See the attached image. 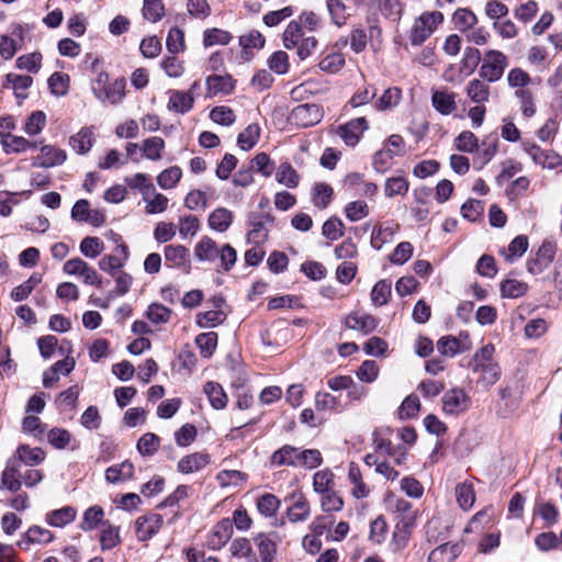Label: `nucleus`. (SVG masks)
Masks as SVG:
<instances>
[{"label":"nucleus","mask_w":562,"mask_h":562,"mask_svg":"<svg viewBox=\"0 0 562 562\" xmlns=\"http://www.w3.org/2000/svg\"><path fill=\"white\" fill-rule=\"evenodd\" d=\"M385 502L387 509L396 520L392 544L395 550H402L407 546L408 539L416 527L418 510L413 508L411 502L393 494H390Z\"/></svg>","instance_id":"f257e3e1"},{"label":"nucleus","mask_w":562,"mask_h":562,"mask_svg":"<svg viewBox=\"0 0 562 562\" xmlns=\"http://www.w3.org/2000/svg\"><path fill=\"white\" fill-rule=\"evenodd\" d=\"M193 251L196 260L214 263L218 273L229 272L237 261V251L233 246L218 245L209 236H203L195 244Z\"/></svg>","instance_id":"f03ea898"},{"label":"nucleus","mask_w":562,"mask_h":562,"mask_svg":"<svg viewBox=\"0 0 562 562\" xmlns=\"http://www.w3.org/2000/svg\"><path fill=\"white\" fill-rule=\"evenodd\" d=\"M494 351V345L487 344L473 356V372L479 373L477 383L485 387L494 385L502 374L498 363L493 360Z\"/></svg>","instance_id":"7ed1b4c3"},{"label":"nucleus","mask_w":562,"mask_h":562,"mask_svg":"<svg viewBox=\"0 0 562 562\" xmlns=\"http://www.w3.org/2000/svg\"><path fill=\"white\" fill-rule=\"evenodd\" d=\"M508 66L509 58L502 50L487 49L479 67V77L487 82H497L503 78Z\"/></svg>","instance_id":"20e7f679"},{"label":"nucleus","mask_w":562,"mask_h":562,"mask_svg":"<svg viewBox=\"0 0 562 562\" xmlns=\"http://www.w3.org/2000/svg\"><path fill=\"white\" fill-rule=\"evenodd\" d=\"M443 21V15L439 11H427L415 19L409 32L408 40L412 45H422L437 30Z\"/></svg>","instance_id":"39448f33"},{"label":"nucleus","mask_w":562,"mask_h":562,"mask_svg":"<svg viewBox=\"0 0 562 562\" xmlns=\"http://www.w3.org/2000/svg\"><path fill=\"white\" fill-rule=\"evenodd\" d=\"M324 116V110L315 103L299 104L292 109L288 116L291 125L300 128H306L318 124Z\"/></svg>","instance_id":"423d86ee"},{"label":"nucleus","mask_w":562,"mask_h":562,"mask_svg":"<svg viewBox=\"0 0 562 562\" xmlns=\"http://www.w3.org/2000/svg\"><path fill=\"white\" fill-rule=\"evenodd\" d=\"M64 273L68 276H75L82 279V282L87 285H102V278L98 271L86 262L80 257H75L67 260L63 266Z\"/></svg>","instance_id":"0eeeda50"},{"label":"nucleus","mask_w":562,"mask_h":562,"mask_svg":"<svg viewBox=\"0 0 562 562\" xmlns=\"http://www.w3.org/2000/svg\"><path fill=\"white\" fill-rule=\"evenodd\" d=\"M442 411L447 415L458 416L465 413L471 406V397L460 387L447 391L442 398Z\"/></svg>","instance_id":"6e6552de"},{"label":"nucleus","mask_w":562,"mask_h":562,"mask_svg":"<svg viewBox=\"0 0 562 562\" xmlns=\"http://www.w3.org/2000/svg\"><path fill=\"white\" fill-rule=\"evenodd\" d=\"M437 350L446 357H454L472 349V341L467 331H460L458 336H443L437 341Z\"/></svg>","instance_id":"1a4fd4ad"},{"label":"nucleus","mask_w":562,"mask_h":562,"mask_svg":"<svg viewBox=\"0 0 562 562\" xmlns=\"http://www.w3.org/2000/svg\"><path fill=\"white\" fill-rule=\"evenodd\" d=\"M522 150L530 156L536 165L547 169H555L561 166V158L552 150L542 149L539 145L531 142L521 143Z\"/></svg>","instance_id":"9d476101"},{"label":"nucleus","mask_w":562,"mask_h":562,"mask_svg":"<svg viewBox=\"0 0 562 562\" xmlns=\"http://www.w3.org/2000/svg\"><path fill=\"white\" fill-rule=\"evenodd\" d=\"M164 518L160 514L148 513L139 516L135 521L136 537L140 541L151 539L162 527Z\"/></svg>","instance_id":"9b49d317"},{"label":"nucleus","mask_w":562,"mask_h":562,"mask_svg":"<svg viewBox=\"0 0 562 562\" xmlns=\"http://www.w3.org/2000/svg\"><path fill=\"white\" fill-rule=\"evenodd\" d=\"M130 258L128 247L124 243H120L113 254L104 255L98 262L100 270L109 276L124 268Z\"/></svg>","instance_id":"f8f14e48"},{"label":"nucleus","mask_w":562,"mask_h":562,"mask_svg":"<svg viewBox=\"0 0 562 562\" xmlns=\"http://www.w3.org/2000/svg\"><path fill=\"white\" fill-rule=\"evenodd\" d=\"M368 128L369 123L366 117H357L348 121L344 125L338 126L336 133L346 145L356 146Z\"/></svg>","instance_id":"ddd939ff"},{"label":"nucleus","mask_w":562,"mask_h":562,"mask_svg":"<svg viewBox=\"0 0 562 562\" xmlns=\"http://www.w3.org/2000/svg\"><path fill=\"white\" fill-rule=\"evenodd\" d=\"M431 189L428 187L416 188L413 191L414 204L411 214L416 222H425L430 214Z\"/></svg>","instance_id":"4468645a"},{"label":"nucleus","mask_w":562,"mask_h":562,"mask_svg":"<svg viewBox=\"0 0 562 562\" xmlns=\"http://www.w3.org/2000/svg\"><path fill=\"white\" fill-rule=\"evenodd\" d=\"M24 45V31L21 25L12 29L11 35H0V55L5 59H11L15 53Z\"/></svg>","instance_id":"2eb2a0df"},{"label":"nucleus","mask_w":562,"mask_h":562,"mask_svg":"<svg viewBox=\"0 0 562 562\" xmlns=\"http://www.w3.org/2000/svg\"><path fill=\"white\" fill-rule=\"evenodd\" d=\"M398 231L400 224L393 221L376 224L371 233V246L376 250H381L385 244H390L393 240Z\"/></svg>","instance_id":"dca6fc26"},{"label":"nucleus","mask_w":562,"mask_h":562,"mask_svg":"<svg viewBox=\"0 0 562 562\" xmlns=\"http://www.w3.org/2000/svg\"><path fill=\"white\" fill-rule=\"evenodd\" d=\"M456 99L457 93L447 88L432 90L431 92V105L441 115H450L458 109Z\"/></svg>","instance_id":"f3484780"},{"label":"nucleus","mask_w":562,"mask_h":562,"mask_svg":"<svg viewBox=\"0 0 562 562\" xmlns=\"http://www.w3.org/2000/svg\"><path fill=\"white\" fill-rule=\"evenodd\" d=\"M211 463V456L204 451L183 456L177 463V470L182 474H192L203 470Z\"/></svg>","instance_id":"a211bd4d"},{"label":"nucleus","mask_w":562,"mask_h":562,"mask_svg":"<svg viewBox=\"0 0 562 562\" xmlns=\"http://www.w3.org/2000/svg\"><path fill=\"white\" fill-rule=\"evenodd\" d=\"M67 155L65 150L53 145H43L33 165L42 168H52L64 164Z\"/></svg>","instance_id":"6ab92c4d"},{"label":"nucleus","mask_w":562,"mask_h":562,"mask_svg":"<svg viewBox=\"0 0 562 562\" xmlns=\"http://www.w3.org/2000/svg\"><path fill=\"white\" fill-rule=\"evenodd\" d=\"M55 540V535L49 529L38 525L31 526L19 546L25 550H30L31 544L46 546Z\"/></svg>","instance_id":"aec40b11"},{"label":"nucleus","mask_w":562,"mask_h":562,"mask_svg":"<svg viewBox=\"0 0 562 562\" xmlns=\"http://www.w3.org/2000/svg\"><path fill=\"white\" fill-rule=\"evenodd\" d=\"M346 326L367 335L376 328L378 319L371 314L353 311L346 317Z\"/></svg>","instance_id":"412c9836"},{"label":"nucleus","mask_w":562,"mask_h":562,"mask_svg":"<svg viewBox=\"0 0 562 562\" xmlns=\"http://www.w3.org/2000/svg\"><path fill=\"white\" fill-rule=\"evenodd\" d=\"M233 535V522L229 519H223L217 522L212 529L209 538L207 546L213 550H218L224 547Z\"/></svg>","instance_id":"4be33fe9"},{"label":"nucleus","mask_w":562,"mask_h":562,"mask_svg":"<svg viewBox=\"0 0 562 562\" xmlns=\"http://www.w3.org/2000/svg\"><path fill=\"white\" fill-rule=\"evenodd\" d=\"M33 85V78L27 75L10 72L5 76L3 88L12 89L14 95L20 100L27 98V90Z\"/></svg>","instance_id":"5701e85b"},{"label":"nucleus","mask_w":562,"mask_h":562,"mask_svg":"<svg viewBox=\"0 0 562 562\" xmlns=\"http://www.w3.org/2000/svg\"><path fill=\"white\" fill-rule=\"evenodd\" d=\"M236 81L231 75H211L206 78V88L210 94L228 95L235 90Z\"/></svg>","instance_id":"b1692460"},{"label":"nucleus","mask_w":562,"mask_h":562,"mask_svg":"<svg viewBox=\"0 0 562 562\" xmlns=\"http://www.w3.org/2000/svg\"><path fill=\"white\" fill-rule=\"evenodd\" d=\"M299 451V447L284 445L271 454L270 464L272 467L297 468Z\"/></svg>","instance_id":"393cba45"},{"label":"nucleus","mask_w":562,"mask_h":562,"mask_svg":"<svg viewBox=\"0 0 562 562\" xmlns=\"http://www.w3.org/2000/svg\"><path fill=\"white\" fill-rule=\"evenodd\" d=\"M490 82L484 81L483 79L473 78L465 86V94L467 97L476 104H484L490 100L491 95V87Z\"/></svg>","instance_id":"a878e982"},{"label":"nucleus","mask_w":562,"mask_h":562,"mask_svg":"<svg viewBox=\"0 0 562 562\" xmlns=\"http://www.w3.org/2000/svg\"><path fill=\"white\" fill-rule=\"evenodd\" d=\"M348 482L352 485L351 495L357 498H366L370 494L369 485L363 481L361 470L356 462L348 465Z\"/></svg>","instance_id":"bb28decb"},{"label":"nucleus","mask_w":562,"mask_h":562,"mask_svg":"<svg viewBox=\"0 0 562 562\" xmlns=\"http://www.w3.org/2000/svg\"><path fill=\"white\" fill-rule=\"evenodd\" d=\"M374 449L382 459L393 458L396 464H402L406 458L405 448L394 446L391 440L384 438H375L373 441Z\"/></svg>","instance_id":"cd10ccee"},{"label":"nucleus","mask_w":562,"mask_h":562,"mask_svg":"<svg viewBox=\"0 0 562 562\" xmlns=\"http://www.w3.org/2000/svg\"><path fill=\"white\" fill-rule=\"evenodd\" d=\"M168 94L169 99L167 108L169 111L184 114L193 108L194 97L191 94V92L170 90Z\"/></svg>","instance_id":"c85d7f7f"},{"label":"nucleus","mask_w":562,"mask_h":562,"mask_svg":"<svg viewBox=\"0 0 562 562\" xmlns=\"http://www.w3.org/2000/svg\"><path fill=\"white\" fill-rule=\"evenodd\" d=\"M77 517V509L72 506H64L58 509L50 510L45 515L47 525L56 528H64L74 522Z\"/></svg>","instance_id":"c756f323"},{"label":"nucleus","mask_w":562,"mask_h":562,"mask_svg":"<svg viewBox=\"0 0 562 562\" xmlns=\"http://www.w3.org/2000/svg\"><path fill=\"white\" fill-rule=\"evenodd\" d=\"M345 187L356 190L359 195L373 196L378 192V186L373 182L366 181L363 176L353 172L346 176L344 180Z\"/></svg>","instance_id":"7c9ffc66"},{"label":"nucleus","mask_w":562,"mask_h":562,"mask_svg":"<svg viewBox=\"0 0 562 562\" xmlns=\"http://www.w3.org/2000/svg\"><path fill=\"white\" fill-rule=\"evenodd\" d=\"M334 200V189L325 182H316L311 190V202L318 210H325Z\"/></svg>","instance_id":"2f4dec72"},{"label":"nucleus","mask_w":562,"mask_h":562,"mask_svg":"<svg viewBox=\"0 0 562 562\" xmlns=\"http://www.w3.org/2000/svg\"><path fill=\"white\" fill-rule=\"evenodd\" d=\"M462 547L459 543L445 542L428 555V562H453L461 553Z\"/></svg>","instance_id":"473e14b6"},{"label":"nucleus","mask_w":562,"mask_h":562,"mask_svg":"<svg viewBox=\"0 0 562 562\" xmlns=\"http://www.w3.org/2000/svg\"><path fill=\"white\" fill-rule=\"evenodd\" d=\"M1 145L7 154H22L38 146L37 142L29 140L23 136L11 135L1 139Z\"/></svg>","instance_id":"72a5a7b5"},{"label":"nucleus","mask_w":562,"mask_h":562,"mask_svg":"<svg viewBox=\"0 0 562 562\" xmlns=\"http://www.w3.org/2000/svg\"><path fill=\"white\" fill-rule=\"evenodd\" d=\"M166 265L170 268L187 266L189 249L182 245H168L164 249Z\"/></svg>","instance_id":"f704fd0d"},{"label":"nucleus","mask_w":562,"mask_h":562,"mask_svg":"<svg viewBox=\"0 0 562 562\" xmlns=\"http://www.w3.org/2000/svg\"><path fill=\"white\" fill-rule=\"evenodd\" d=\"M126 81L124 78H117L102 90L97 97L100 101H109L111 104H117L125 95Z\"/></svg>","instance_id":"c9c22d12"},{"label":"nucleus","mask_w":562,"mask_h":562,"mask_svg":"<svg viewBox=\"0 0 562 562\" xmlns=\"http://www.w3.org/2000/svg\"><path fill=\"white\" fill-rule=\"evenodd\" d=\"M454 493L457 503L462 510L468 512L473 507L476 495L471 481H464L457 484Z\"/></svg>","instance_id":"e433bc0d"},{"label":"nucleus","mask_w":562,"mask_h":562,"mask_svg":"<svg viewBox=\"0 0 562 562\" xmlns=\"http://www.w3.org/2000/svg\"><path fill=\"white\" fill-rule=\"evenodd\" d=\"M134 475V465L128 460L120 464L112 465L105 471V480L109 483H121L131 480Z\"/></svg>","instance_id":"4c0bfd02"},{"label":"nucleus","mask_w":562,"mask_h":562,"mask_svg":"<svg viewBox=\"0 0 562 562\" xmlns=\"http://www.w3.org/2000/svg\"><path fill=\"white\" fill-rule=\"evenodd\" d=\"M166 148L165 140L159 136H151L143 140L140 145V150L143 153V157L151 160L158 161L162 158V153Z\"/></svg>","instance_id":"58836bf2"},{"label":"nucleus","mask_w":562,"mask_h":562,"mask_svg":"<svg viewBox=\"0 0 562 562\" xmlns=\"http://www.w3.org/2000/svg\"><path fill=\"white\" fill-rule=\"evenodd\" d=\"M203 391L214 409H223L226 407L228 397L220 383L213 381L206 382Z\"/></svg>","instance_id":"ea45409f"},{"label":"nucleus","mask_w":562,"mask_h":562,"mask_svg":"<svg viewBox=\"0 0 562 562\" xmlns=\"http://www.w3.org/2000/svg\"><path fill=\"white\" fill-rule=\"evenodd\" d=\"M20 477L18 461H9L1 475L2 488L18 492L22 485Z\"/></svg>","instance_id":"a19ab883"},{"label":"nucleus","mask_w":562,"mask_h":562,"mask_svg":"<svg viewBox=\"0 0 562 562\" xmlns=\"http://www.w3.org/2000/svg\"><path fill=\"white\" fill-rule=\"evenodd\" d=\"M233 212L226 207L215 209L209 216V225L212 229L224 233L233 223Z\"/></svg>","instance_id":"79ce46f5"},{"label":"nucleus","mask_w":562,"mask_h":562,"mask_svg":"<svg viewBox=\"0 0 562 562\" xmlns=\"http://www.w3.org/2000/svg\"><path fill=\"white\" fill-rule=\"evenodd\" d=\"M94 142V133L91 127H82L69 139L70 146L79 154L88 153Z\"/></svg>","instance_id":"37998d69"},{"label":"nucleus","mask_w":562,"mask_h":562,"mask_svg":"<svg viewBox=\"0 0 562 562\" xmlns=\"http://www.w3.org/2000/svg\"><path fill=\"white\" fill-rule=\"evenodd\" d=\"M276 180L286 188L294 189L300 183V175L290 162L284 161L277 168Z\"/></svg>","instance_id":"c03bdc74"},{"label":"nucleus","mask_w":562,"mask_h":562,"mask_svg":"<svg viewBox=\"0 0 562 562\" xmlns=\"http://www.w3.org/2000/svg\"><path fill=\"white\" fill-rule=\"evenodd\" d=\"M335 488V474L334 472L325 468L318 470L313 475V490L315 493L322 495Z\"/></svg>","instance_id":"a18cd8bd"},{"label":"nucleus","mask_w":562,"mask_h":562,"mask_svg":"<svg viewBox=\"0 0 562 562\" xmlns=\"http://www.w3.org/2000/svg\"><path fill=\"white\" fill-rule=\"evenodd\" d=\"M310 503L303 495H299L286 510V516L291 522L305 521L310 517Z\"/></svg>","instance_id":"49530a36"},{"label":"nucleus","mask_w":562,"mask_h":562,"mask_svg":"<svg viewBox=\"0 0 562 562\" xmlns=\"http://www.w3.org/2000/svg\"><path fill=\"white\" fill-rule=\"evenodd\" d=\"M528 246L529 243L527 236L518 235L509 243L508 247L502 249L499 254L504 256L506 261L513 262L516 258L521 257L527 251Z\"/></svg>","instance_id":"de8ad7c7"},{"label":"nucleus","mask_w":562,"mask_h":562,"mask_svg":"<svg viewBox=\"0 0 562 562\" xmlns=\"http://www.w3.org/2000/svg\"><path fill=\"white\" fill-rule=\"evenodd\" d=\"M483 55L481 52L472 46H468L463 50V57L460 63V72L465 76H470L477 68L480 63L482 64Z\"/></svg>","instance_id":"09e8293b"},{"label":"nucleus","mask_w":562,"mask_h":562,"mask_svg":"<svg viewBox=\"0 0 562 562\" xmlns=\"http://www.w3.org/2000/svg\"><path fill=\"white\" fill-rule=\"evenodd\" d=\"M143 200L146 202L145 212L147 214H159L167 210L169 200L162 193L153 191L145 192Z\"/></svg>","instance_id":"8fccbe9b"},{"label":"nucleus","mask_w":562,"mask_h":562,"mask_svg":"<svg viewBox=\"0 0 562 562\" xmlns=\"http://www.w3.org/2000/svg\"><path fill=\"white\" fill-rule=\"evenodd\" d=\"M533 512L544 521L547 527H551L559 521L560 512L551 502H537Z\"/></svg>","instance_id":"3c124183"},{"label":"nucleus","mask_w":562,"mask_h":562,"mask_svg":"<svg viewBox=\"0 0 562 562\" xmlns=\"http://www.w3.org/2000/svg\"><path fill=\"white\" fill-rule=\"evenodd\" d=\"M248 475L238 470H222L215 476L221 487L241 486L246 483Z\"/></svg>","instance_id":"603ef678"},{"label":"nucleus","mask_w":562,"mask_h":562,"mask_svg":"<svg viewBox=\"0 0 562 562\" xmlns=\"http://www.w3.org/2000/svg\"><path fill=\"white\" fill-rule=\"evenodd\" d=\"M346 64V59L342 53L333 52L323 56L318 63V67L322 71L335 75L338 74Z\"/></svg>","instance_id":"864d4df0"},{"label":"nucleus","mask_w":562,"mask_h":562,"mask_svg":"<svg viewBox=\"0 0 562 562\" xmlns=\"http://www.w3.org/2000/svg\"><path fill=\"white\" fill-rule=\"evenodd\" d=\"M121 542L120 527L110 524L109 521L102 522V530L100 533V544L102 550H111Z\"/></svg>","instance_id":"5fc2aeb1"},{"label":"nucleus","mask_w":562,"mask_h":562,"mask_svg":"<svg viewBox=\"0 0 562 562\" xmlns=\"http://www.w3.org/2000/svg\"><path fill=\"white\" fill-rule=\"evenodd\" d=\"M402 99V90L397 87L385 89L382 95L375 101L374 108L378 111H387L395 108Z\"/></svg>","instance_id":"6e6d98bb"},{"label":"nucleus","mask_w":562,"mask_h":562,"mask_svg":"<svg viewBox=\"0 0 562 562\" xmlns=\"http://www.w3.org/2000/svg\"><path fill=\"white\" fill-rule=\"evenodd\" d=\"M448 527L445 526L439 517H432L425 525V536L429 543H437L447 538Z\"/></svg>","instance_id":"4d7b16f0"},{"label":"nucleus","mask_w":562,"mask_h":562,"mask_svg":"<svg viewBox=\"0 0 562 562\" xmlns=\"http://www.w3.org/2000/svg\"><path fill=\"white\" fill-rule=\"evenodd\" d=\"M233 40V35L218 27L206 29L203 32V46L212 47L215 45H227Z\"/></svg>","instance_id":"13d9d810"},{"label":"nucleus","mask_w":562,"mask_h":562,"mask_svg":"<svg viewBox=\"0 0 562 562\" xmlns=\"http://www.w3.org/2000/svg\"><path fill=\"white\" fill-rule=\"evenodd\" d=\"M104 518V510L99 505H93L85 510L80 528L83 531L95 529L100 524L102 525Z\"/></svg>","instance_id":"bf43d9fd"},{"label":"nucleus","mask_w":562,"mask_h":562,"mask_svg":"<svg viewBox=\"0 0 562 562\" xmlns=\"http://www.w3.org/2000/svg\"><path fill=\"white\" fill-rule=\"evenodd\" d=\"M304 37L305 35L301 24L293 20L285 27L282 35V42L286 49H294V47L297 46Z\"/></svg>","instance_id":"052dcab7"},{"label":"nucleus","mask_w":562,"mask_h":562,"mask_svg":"<svg viewBox=\"0 0 562 562\" xmlns=\"http://www.w3.org/2000/svg\"><path fill=\"white\" fill-rule=\"evenodd\" d=\"M392 294V284L389 280L378 281L370 294L371 302L374 306L380 307L387 304Z\"/></svg>","instance_id":"680f3d73"},{"label":"nucleus","mask_w":562,"mask_h":562,"mask_svg":"<svg viewBox=\"0 0 562 562\" xmlns=\"http://www.w3.org/2000/svg\"><path fill=\"white\" fill-rule=\"evenodd\" d=\"M160 67L169 78H180L186 71L184 61L172 54L164 56Z\"/></svg>","instance_id":"e2e57ef3"},{"label":"nucleus","mask_w":562,"mask_h":562,"mask_svg":"<svg viewBox=\"0 0 562 562\" xmlns=\"http://www.w3.org/2000/svg\"><path fill=\"white\" fill-rule=\"evenodd\" d=\"M260 126L257 123L249 124L238 134L237 145L243 150H250L259 140Z\"/></svg>","instance_id":"0e129e2a"},{"label":"nucleus","mask_w":562,"mask_h":562,"mask_svg":"<svg viewBox=\"0 0 562 562\" xmlns=\"http://www.w3.org/2000/svg\"><path fill=\"white\" fill-rule=\"evenodd\" d=\"M142 15L150 23L160 21L165 15L164 0H144Z\"/></svg>","instance_id":"69168bd1"},{"label":"nucleus","mask_w":562,"mask_h":562,"mask_svg":"<svg viewBox=\"0 0 562 562\" xmlns=\"http://www.w3.org/2000/svg\"><path fill=\"white\" fill-rule=\"evenodd\" d=\"M280 504V499L270 493L260 495L256 501L258 512L265 517L274 516L279 510Z\"/></svg>","instance_id":"338daca9"},{"label":"nucleus","mask_w":562,"mask_h":562,"mask_svg":"<svg viewBox=\"0 0 562 562\" xmlns=\"http://www.w3.org/2000/svg\"><path fill=\"white\" fill-rule=\"evenodd\" d=\"M195 345L203 358H211L217 347V334L207 331L195 337Z\"/></svg>","instance_id":"774afa93"}]
</instances>
